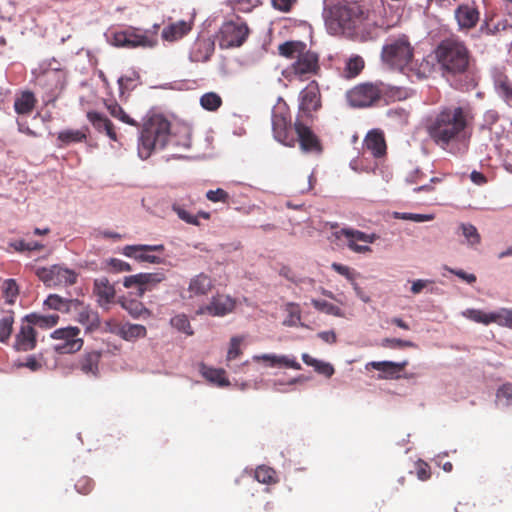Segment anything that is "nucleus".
<instances>
[{
  "instance_id": "obj_50",
  "label": "nucleus",
  "mask_w": 512,
  "mask_h": 512,
  "mask_svg": "<svg viewBox=\"0 0 512 512\" xmlns=\"http://www.w3.org/2000/svg\"><path fill=\"white\" fill-rule=\"evenodd\" d=\"M171 325L178 331L183 332L186 335L191 336L194 334L190 321L185 314H178L171 318Z\"/></svg>"
},
{
  "instance_id": "obj_45",
  "label": "nucleus",
  "mask_w": 512,
  "mask_h": 512,
  "mask_svg": "<svg viewBox=\"0 0 512 512\" xmlns=\"http://www.w3.org/2000/svg\"><path fill=\"white\" fill-rule=\"evenodd\" d=\"M222 103V98L215 92H207L200 97V105L207 111L218 110Z\"/></svg>"
},
{
  "instance_id": "obj_36",
  "label": "nucleus",
  "mask_w": 512,
  "mask_h": 512,
  "mask_svg": "<svg viewBox=\"0 0 512 512\" xmlns=\"http://www.w3.org/2000/svg\"><path fill=\"white\" fill-rule=\"evenodd\" d=\"M80 302L76 299H65L56 294L47 297L44 305L57 311H69L71 307H77Z\"/></svg>"
},
{
  "instance_id": "obj_47",
  "label": "nucleus",
  "mask_w": 512,
  "mask_h": 512,
  "mask_svg": "<svg viewBox=\"0 0 512 512\" xmlns=\"http://www.w3.org/2000/svg\"><path fill=\"white\" fill-rule=\"evenodd\" d=\"M311 304L320 312L336 317H344L343 311L338 306L325 300L312 299Z\"/></svg>"
},
{
  "instance_id": "obj_62",
  "label": "nucleus",
  "mask_w": 512,
  "mask_h": 512,
  "mask_svg": "<svg viewBox=\"0 0 512 512\" xmlns=\"http://www.w3.org/2000/svg\"><path fill=\"white\" fill-rule=\"evenodd\" d=\"M382 346L389 348H403L413 347L414 344L411 341L402 340L398 338H385L382 340Z\"/></svg>"
},
{
  "instance_id": "obj_35",
  "label": "nucleus",
  "mask_w": 512,
  "mask_h": 512,
  "mask_svg": "<svg viewBox=\"0 0 512 512\" xmlns=\"http://www.w3.org/2000/svg\"><path fill=\"white\" fill-rule=\"evenodd\" d=\"M117 334L126 341H134L144 338L147 335V329L140 324L126 323L119 327Z\"/></svg>"
},
{
  "instance_id": "obj_25",
  "label": "nucleus",
  "mask_w": 512,
  "mask_h": 512,
  "mask_svg": "<svg viewBox=\"0 0 512 512\" xmlns=\"http://www.w3.org/2000/svg\"><path fill=\"white\" fill-rule=\"evenodd\" d=\"M364 148L374 157L379 158L386 154V142L381 131H370L364 140Z\"/></svg>"
},
{
  "instance_id": "obj_38",
  "label": "nucleus",
  "mask_w": 512,
  "mask_h": 512,
  "mask_svg": "<svg viewBox=\"0 0 512 512\" xmlns=\"http://www.w3.org/2000/svg\"><path fill=\"white\" fill-rule=\"evenodd\" d=\"M302 360L306 365L312 366L317 373L327 378H330L335 372L334 367L330 363L317 360L307 353L302 354Z\"/></svg>"
},
{
  "instance_id": "obj_56",
  "label": "nucleus",
  "mask_w": 512,
  "mask_h": 512,
  "mask_svg": "<svg viewBox=\"0 0 512 512\" xmlns=\"http://www.w3.org/2000/svg\"><path fill=\"white\" fill-rule=\"evenodd\" d=\"M94 488V482L91 478L87 476L80 477L77 482L75 483V489L78 493L87 495L89 494Z\"/></svg>"
},
{
  "instance_id": "obj_55",
  "label": "nucleus",
  "mask_w": 512,
  "mask_h": 512,
  "mask_svg": "<svg viewBox=\"0 0 512 512\" xmlns=\"http://www.w3.org/2000/svg\"><path fill=\"white\" fill-rule=\"evenodd\" d=\"M498 401H504L506 406H512V383H504L496 391Z\"/></svg>"
},
{
  "instance_id": "obj_57",
  "label": "nucleus",
  "mask_w": 512,
  "mask_h": 512,
  "mask_svg": "<svg viewBox=\"0 0 512 512\" xmlns=\"http://www.w3.org/2000/svg\"><path fill=\"white\" fill-rule=\"evenodd\" d=\"M298 3V0H271V6L282 13H290Z\"/></svg>"
},
{
  "instance_id": "obj_3",
  "label": "nucleus",
  "mask_w": 512,
  "mask_h": 512,
  "mask_svg": "<svg viewBox=\"0 0 512 512\" xmlns=\"http://www.w3.org/2000/svg\"><path fill=\"white\" fill-rule=\"evenodd\" d=\"M170 122L162 115L151 116L143 125L138 153L142 159L150 157L155 149H163L171 136Z\"/></svg>"
},
{
  "instance_id": "obj_60",
  "label": "nucleus",
  "mask_w": 512,
  "mask_h": 512,
  "mask_svg": "<svg viewBox=\"0 0 512 512\" xmlns=\"http://www.w3.org/2000/svg\"><path fill=\"white\" fill-rule=\"evenodd\" d=\"M395 217L403 220H410L414 222H425L433 219V215L427 214H414V213H395Z\"/></svg>"
},
{
  "instance_id": "obj_11",
  "label": "nucleus",
  "mask_w": 512,
  "mask_h": 512,
  "mask_svg": "<svg viewBox=\"0 0 512 512\" xmlns=\"http://www.w3.org/2000/svg\"><path fill=\"white\" fill-rule=\"evenodd\" d=\"M165 279L166 275L163 271L139 273L124 277L123 285L125 288H135L137 295L142 297L145 292L152 291Z\"/></svg>"
},
{
  "instance_id": "obj_5",
  "label": "nucleus",
  "mask_w": 512,
  "mask_h": 512,
  "mask_svg": "<svg viewBox=\"0 0 512 512\" xmlns=\"http://www.w3.org/2000/svg\"><path fill=\"white\" fill-rule=\"evenodd\" d=\"M414 55V49L406 35L389 38L381 51V58L390 68L403 70Z\"/></svg>"
},
{
  "instance_id": "obj_41",
  "label": "nucleus",
  "mask_w": 512,
  "mask_h": 512,
  "mask_svg": "<svg viewBox=\"0 0 512 512\" xmlns=\"http://www.w3.org/2000/svg\"><path fill=\"white\" fill-rule=\"evenodd\" d=\"M105 107L110 115L125 124L137 126V122L131 118L124 109L115 101H105Z\"/></svg>"
},
{
  "instance_id": "obj_16",
  "label": "nucleus",
  "mask_w": 512,
  "mask_h": 512,
  "mask_svg": "<svg viewBox=\"0 0 512 512\" xmlns=\"http://www.w3.org/2000/svg\"><path fill=\"white\" fill-rule=\"evenodd\" d=\"M272 130L275 140L288 147H294L296 138L294 137L290 119L282 113H273Z\"/></svg>"
},
{
  "instance_id": "obj_18",
  "label": "nucleus",
  "mask_w": 512,
  "mask_h": 512,
  "mask_svg": "<svg viewBox=\"0 0 512 512\" xmlns=\"http://www.w3.org/2000/svg\"><path fill=\"white\" fill-rule=\"evenodd\" d=\"M213 288V279L205 273H199L190 279L186 290L187 295L182 297L189 300L199 299L207 296Z\"/></svg>"
},
{
  "instance_id": "obj_22",
  "label": "nucleus",
  "mask_w": 512,
  "mask_h": 512,
  "mask_svg": "<svg viewBox=\"0 0 512 512\" xmlns=\"http://www.w3.org/2000/svg\"><path fill=\"white\" fill-rule=\"evenodd\" d=\"M39 84L47 89L44 102L46 105L54 103L59 97L63 83L58 72H48L39 79Z\"/></svg>"
},
{
  "instance_id": "obj_9",
  "label": "nucleus",
  "mask_w": 512,
  "mask_h": 512,
  "mask_svg": "<svg viewBox=\"0 0 512 512\" xmlns=\"http://www.w3.org/2000/svg\"><path fill=\"white\" fill-rule=\"evenodd\" d=\"M249 28L243 21L225 22L220 29V46L232 48L241 46L247 39Z\"/></svg>"
},
{
  "instance_id": "obj_28",
  "label": "nucleus",
  "mask_w": 512,
  "mask_h": 512,
  "mask_svg": "<svg viewBox=\"0 0 512 512\" xmlns=\"http://www.w3.org/2000/svg\"><path fill=\"white\" fill-rule=\"evenodd\" d=\"M192 29V25L189 22L180 20L166 26L162 30V38L166 41H176L187 35Z\"/></svg>"
},
{
  "instance_id": "obj_13",
  "label": "nucleus",
  "mask_w": 512,
  "mask_h": 512,
  "mask_svg": "<svg viewBox=\"0 0 512 512\" xmlns=\"http://www.w3.org/2000/svg\"><path fill=\"white\" fill-rule=\"evenodd\" d=\"M322 106L321 92L317 81L312 80L300 91L299 111L303 114L301 118L311 117V113L319 110Z\"/></svg>"
},
{
  "instance_id": "obj_44",
  "label": "nucleus",
  "mask_w": 512,
  "mask_h": 512,
  "mask_svg": "<svg viewBox=\"0 0 512 512\" xmlns=\"http://www.w3.org/2000/svg\"><path fill=\"white\" fill-rule=\"evenodd\" d=\"M459 229L469 246L474 247L480 244L481 236L474 225L470 223H461Z\"/></svg>"
},
{
  "instance_id": "obj_24",
  "label": "nucleus",
  "mask_w": 512,
  "mask_h": 512,
  "mask_svg": "<svg viewBox=\"0 0 512 512\" xmlns=\"http://www.w3.org/2000/svg\"><path fill=\"white\" fill-rule=\"evenodd\" d=\"M214 52V42L207 38L197 39L190 51L189 58L192 62H206Z\"/></svg>"
},
{
  "instance_id": "obj_43",
  "label": "nucleus",
  "mask_w": 512,
  "mask_h": 512,
  "mask_svg": "<svg viewBox=\"0 0 512 512\" xmlns=\"http://www.w3.org/2000/svg\"><path fill=\"white\" fill-rule=\"evenodd\" d=\"M254 478L263 484H275L278 482L276 471L266 465H260L255 469Z\"/></svg>"
},
{
  "instance_id": "obj_27",
  "label": "nucleus",
  "mask_w": 512,
  "mask_h": 512,
  "mask_svg": "<svg viewBox=\"0 0 512 512\" xmlns=\"http://www.w3.org/2000/svg\"><path fill=\"white\" fill-rule=\"evenodd\" d=\"M37 99L33 92L26 90L22 91L15 97L14 110L19 115H29L34 110Z\"/></svg>"
},
{
  "instance_id": "obj_12",
  "label": "nucleus",
  "mask_w": 512,
  "mask_h": 512,
  "mask_svg": "<svg viewBox=\"0 0 512 512\" xmlns=\"http://www.w3.org/2000/svg\"><path fill=\"white\" fill-rule=\"evenodd\" d=\"M291 72L301 81L309 79L313 75H317L320 71L319 56L317 53L304 50L292 63Z\"/></svg>"
},
{
  "instance_id": "obj_14",
  "label": "nucleus",
  "mask_w": 512,
  "mask_h": 512,
  "mask_svg": "<svg viewBox=\"0 0 512 512\" xmlns=\"http://www.w3.org/2000/svg\"><path fill=\"white\" fill-rule=\"evenodd\" d=\"M294 129L298 136V142L302 151L307 153L320 154L322 152V144L317 135L303 123L301 116L298 115L294 123Z\"/></svg>"
},
{
  "instance_id": "obj_33",
  "label": "nucleus",
  "mask_w": 512,
  "mask_h": 512,
  "mask_svg": "<svg viewBox=\"0 0 512 512\" xmlns=\"http://www.w3.org/2000/svg\"><path fill=\"white\" fill-rule=\"evenodd\" d=\"M88 132L89 128L87 126L77 130L66 129L58 133L57 139L61 142V145L80 143L86 141Z\"/></svg>"
},
{
  "instance_id": "obj_54",
  "label": "nucleus",
  "mask_w": 512,
  "mask_h": 512,
  "mask_svg": "<svg viewBox=\"0 0 512 512\" xmlns=\"http://www.w3.org/2000/svg\"><path fill=\"white\" fill-rule=\"evenodd\" d=\"M243 341L244 337L242 336H234L230 339V345L227 352V361H232L242 354L240 346Z\"/></svg>"
},
{
  "instance_id": "obj_7",
  "label": "nucleus",
  "mask_w": 512,
  "mask_h": 512,
  "mask_svg": "<svg viewBox=\"0 0 512 512\" xmlns=\"http://www.w3.org/2000/svg\"><path fill=\"white\" fill-rule=\"evenodd\" d=\"M50 337L54 341L52 348L59 355L75 354L84 345L81 330L77 326L58 328L50 334Z\"/></svg>"
},
{
  "instance_id": "obj_51",
  "label": "nucleus",
  "mask_w": 512,
  "mask_h": 512,
  "mask_svg": "<svg viewBox=\"0 0 512 512\" xmlns=\"http://www.w3.org/2000/svg\"><path fill=\"white\" fill-rule=\"evenodd\" d=\"M465 315L477 322V323H482V324H485V325H488L490 323H494V319L495 316H494V312H491V313H485L481 310H478V309H469L465 312Z\"/></svg>"
},
{
  "instance_id": "obj_1",
  "label": "nucleus",
  "mask_w": 512,
  "mask_h": 512,
  "mask_svg": "<svg viewBox=\"0 0 512 512\" xmlns=\"http://www.w3.org/2000/svg\"><path fill=\"white\" fill-rule=\"evenodd\" d=\"M473 119V110L468 104L444 106L427 120L426 131L437 145L445 147L464 137Z\"/></svg>"
},
{
  "instance_id": "obj_6",
  "label": "nucleus",
  "mask_w": 512,
  "mask_h": 512,
  "mask_svg": "<svg viewBox=\"0 0 512 512\" xmlns=\"http://www.w3.org/2000/svg\"><path fill=\"white\" fill-rule=\"evenodd\" d=\"M387 93L388 88L384 83L365 82L350 89L346 93V99L350 106L364 108L377 104Z\"/></svg>"
},
{
  "instance_id": "obj_21",
  "label": "nucleus",
  "mask_w": 512,
  "mask_h": 512,
  "mask_svg": "<svg viewBox=\"0 0 512 512\" xmlns=\"http://www.w3.org/2000/svg\"><path fill=\"white\" fill-rule=\"evenodd\" d=\"M36 343V331L34 327L29 322H24L23 319L20 329L15 335L14 349L20 352H27L34 349Z\"/></svg>"
},
{
  "instance_id": "obj_42",
  "label": "nucleus",
  "mask_w": 512,
  "mask_h": 512,
  "mask_svg": "<svg viewBox=\"0 0 512 512\" xmlns=\"http://www.w3.org/2000/svg\"><path fill=\"white\" fill-rule=\"evenodd\" d=\"M121 305L133 318H140L150 314L143 303L135 299H125L121 302Z\"/></svg>"
},
{
  "instance_id": "obj_30",
  "label": "nucleus",
  "mask_w": 512,
  "mask_h": 512,
  "mask_svg": "<svg viewBox=\"0 0 512 512\" xmlns=\"http://www.w3.org/2000/svg\"><path fill=\"white\" fill-rule=\"evenodd\" d=\"M497 94L509 106L512 107V81L505 74L498 73L494 78Z\"/></svg>"
},
{
  "instance_id": "obj_52",
  "label": "nucleus",
  "mask_w": 512,
  "mask_h": 512,
  "mask_svg": "<svg viewBox=\"0 0 512 512\" xmlns=\"http://www.w3.org/2000/svg\"><path fill=\"white\" fill-rule=\"evenodd\" d=\"M3 293L6 298V301L9 304H13L15 301V298L17 297L19 291H18V285L14 279H7L3 283Z\"/></svg>"
},
{
  "instance_id": "obj_19",
  "label": "nucleus",
  "mask_w": 512,
  "mask_h": 512,
  "mask_svg": "<svg viewBox=\"0 0 512 512\" xmlns=\"http://www.w3.org/2000/svg\"><path fill=\"white\" fill-rule=\"evenodd\" d=\"M345 237L347 240V246L354 252L364 253L370 251V247L367 245H358L357 242L364 243H373L376 239L374 234L368 235L362 231L350 229V228H342L339 232H337V237Z\"/></svg>"
},
{
  "instance_id": "obj_39",
  "label": "nucleus",
  "mask_w": 512,
  "mask_h": 512,
  "mask_svg": "<svg viewBox=\"0 0 512 512\" xmlns=\"http://www.w3.org/2000/svg\"><path fill=\"white\" fill-rule=\"evenodd\" d=\"M200 372L202 376L211 383L217 384L218 386L229 385V381L225 377V371L223 369H216L202 365Z\"/></svg>"
},
{
  "instance_id": "obj_64",
  "label": "nucleus",
  "mask_w": 512,
  "mask_h": 512,
  "mask_svg": "<svg viewBox=\"0 0 512 512\" xmlns=\"http://www.w3.org/2000/svg\"><path fill=\"white\" fill-rule=\"evenodd\" d=\"M108 265L115 272L131 271L130 264L120 259L112 258L109 260Z\"/></svg>"
},
{
  "instance_id": "obj_8",
  "label": "nucleus",
  "mask_w": 512,
  "mask_h": 512,
  "mask_svg": "<svg viewBox=\"0 0 512 512\" xmlns=\"http://www.w3.org/2000/svg\"><path fill=\"white\" fill-rule=\"evenodd\" d=\"M35 274L47 287L73 285L77 280V274L73 270L60 265L39 267Z\"/></svg>"
},
{
  "instance_id": "obj_2",
  "label": "nucleus",
  "mask_w": 512,
  "mask_h": 512,
  "mask_svg": "<svg viewBox=\"0 0 512 512\" xmlns=\"http://www.w3.org/2000/svg\"><path fill=\"white\" fill-rule=\"evenodd\" d=\"M435 57L445 77L463 75L470 65L468 48L456 38L442 40L435 49Z\"/></svg>"
},
{
  "instance_id": "obj_31",
  "label": "nucleus",
  "mask_w": 512,
  "mask_h": 512,
  "mask_svg": "<svg viewBox=\"0 0 512 512\" xmlns=\"http://www.w3.org/2000/svg\"><path fill=\"white\" fill-rule=\"evenodd\" d=\"M253 360L256 362L265 361L269 362V365L274 366H285L295 370H300L301 365L295 359H290L287 356H277L272 354H262L253 356Z\"/></svg>"
},
{
  "instance_id": "obj_49",
  "label": "nucleus",
  "mask_w": 512,
  "mask_h": 512,
  "mask_svg": "<svg viewBox=\"0 0 512 512\" xmlns=\"http://www.w3.org/2000/svg\"><path fill=\"white\" fill-rule=\"evenodd\" d=\"M14 316L12 313L4 315L0 319V342L7 343L13 331Z\"/></svg>"
},
{
  "instance_id": "obj_48",
  "label": "nucleus",
  "mask_w": 512,
  "mask_h": 512,
  "mask_svg": "<svg viewBox=\"0 0 512 512\" xmlns=\"http://www.w3.org/2000/svg\"><path fill=\"white\" fill-rule=\"evenodd\" d=\"M364 60L361 56L350 57L345 66V75L348 78H354L361 73L364 68Z\"/></svg>"
},
{
  "instance_id": "obj_23",
  "label": "nucleus",
  "mask_w": 512,
  "mask_h": 512,
  "mask_svg": "<svg viewBox=\"0 0 512 512\" xmlns=\"http://www.w3.org/2000/svg\"><path fill=\"white\" fill-rule=\"evenodd\" d=\"M88 121L98 133H105L111 141L117 142L118 135L112 121L104 114L97 111H88L86 113Z\"/></svg>"
},
{
  "instance_id": "obj_34",
  "label": "nucleus",
  "mask_w": 512,
  "mask_h": 512,
  "mask_svg": "<svg viewBox=\"0 0 512 512\" xmlns=\"http://www.w3.org/2000/svg\"><path fill=\"white\" fill-rule=\"evenodd\" d=\"M59 315L56 313L49 315H41L37 313H31L24 317V322H29L33 327L38 326L40 328H52L59 322Z\"/></svg>"
},
{
  "instance_id": "obj_37",
  "label": "nucleus",
  "mask_w": 512,
  "mask_h": 512,
  "mask_svg": "<svg viewBox=\"0 0 512 512\" xmlns=\"http://www.w3.org/2000/svg\"><path fill=\"white\" fill-rule=\"evenodd\" d=\"M139 78L138 72L132 71L129 75L121 76L118 79L119 97L121 100L127 98L129 93L135 89Z\"/></svg>"
},
{
  "instance_id": "obj_59",
  "label": "nucleus",
  "mask_w": 512,
  "mask_h": 512,
  "mask_svg": "<svg viewBox=\"0 0 512 512\" xmlns=\"http://www.w3.org/2000/svg\"><path fill=\"white\" fill-rule=\"evenodd\" d=\"M206 197L209 201L212 202L227 203L229 200V194L221 188H218L216 190H209L206 193Z\"/></svg>"
},
{
  "instance_id": "obj_29",
  "label": "nucleus",
  "mask_w": 512,
  "mask_h": 512,
  "mask_svg": "<svg viewBox=\"0 0 512 512\" xmlns=\"http://www.w3.org/2000/svg\"><path fill=\"white\" fill-rule=\"evenodd\" d=\"M172 210L177 214L179 219L186 222L187 224H191V225H195V226L200 225L199 218H204L206 220L210 219V213L205 212V211H199L196 215L191 214L186 209V204L184 202L182 203L180 201H175L172 204Z\"/></svg>"
},
{
  "instance_id": "obj_20",
  "label": "nucleus",
  "mask_w": 512,
  "mask_h": 512,
  "mask_svg": "<svg viewBox=\"0 0 512 512\" xmlns=\"http://www.w3.org/2000/svg\"><path fill=\"white\" fill-rule=\"evenodd\" d=\"M454 15L460 30L474 28L480 18V12L474 2L459 5Z\"/></svg>"
},
{
  "instance_id": "obj_46",
  "label": "nucleus",
  "mask_w": 512,
  "mask_h": 512,
  "mask_svg": "<svg viewBox=\"0 0 512 512\" xmlns=\"http://www.w3.org/2000/svg\"><path fill=\"white\" fill-rule=\"evenodd\" d=\"M407 362L403 363H396L391 361H380V362H371L369 363L370 366H372L374 369L378 371H382L388 375H393L394 373H398L402 371Z\"/></svg>"
},
{
  "instance_id": "obj_58",
  "label": "nucleus",
  "mask_w": 512,
  "mask_h": 512,
  "mask_svg": "<svg viewBox=\"0 0 512 512\" xmlns=\"http://www.w3.org/2000/svg\"><path fill=\"white\" fill-rule=\"evenodd\" d=\"M331 268L338 274L344 276L350 282H353L356 279V272L348 266L334 262L332 263Z\"/></svg>"
},
{
  "instance_id": "obj_63",
  "label": "nucleus",
  "mask_w": 512,
  "mask_h": 512,
  "mask_svg": "<svg viewBox=\"0 0 512 512\" xmlns=\"http://www.w3.org/2000/svg\"><path fill=\"white\" fill-rule=\"evenodd\" d=\"M416 475H417L418 479L421 481H426V480L430 479L431 470H430V466L428 465V463H426L422 460H419L416 463Z\"/></svg>"
},
{
  "instance_id": "obj_15",
  "label": "nucleus",
  "mask_w": 512,
  "mask_h": 512,
  "mask_svg": "<svg viewBox=\"0 0 512 512\" xmlns=\"http://www.w3.org/2000/svg\"><path fill=\"white\" fill-rule=\"evenodd\" d=\"M165 247L163 244L158 245H126L122 253L130 258H134L139 262H148L152 264H161L162 258L156 255L149 254L148 252H163Z\"/></svg>"
},
{
  "instance_id": "obj_26",
  "label": "nucleus",
  "mask_w": 512,
  "mask_h": 512,
  "mask_svg": "<svg viewBox=\"0 0 512 512\" xmlns=\"http://www.w3.org/2000/svg\"><path fill=\"white\" fill-rule=\"evenodd\" d=\"M101 356V352L99 351L84 353L78 361V368L86 375L94 377L97 376L99 373V362Z\"/></svg>"
},
{
  "instance_id": "obj_17",
  "label": "nucleus",
  "mask_w": 512,
  "mask_h": 512,
  "mask_svg": "<svg viewBox=\"0 0 512 512\" xmlns=\"http://www.w3.org/2000/svg\"><path fill=\"white\" fill-rule=\"evenodd\" d=\"M235 307V301L223 294L214 295L210 302L206 305L200 306L196 311L197 315H210V316H225L232 312Z\"/></svg>"
},
{
  "instance_id": "obj_10",
  "label": "nucleus",
  "mask_w": 512,
  "mask_h": 512,
  "mask_svg": "<svg viewBox=\"0 0 512 512\" xmlns=\"http://www.w3.org/2000/svg\"><path fill=\"white\" fill-rule=\"evenodd\" d=\"M156 43L157 39L155 36L140 34L135 28H129L124 31L115 32L112 35V44L117 47L152 48L156 45Z\"/></svg>"
},
{
  "instance_id": "obj_32",
  "label": "nucleus",
  "mask_w": 512,
  "mask_h": 512,
  "mask_svg": "<svg viewBox=\"0 0 512 512\" xmlns=\"http://www.w3.org/2000/svg\"><path fill=\"white\" fill-rule=\"evenodd\" d=\"M94 293L100 303H110L115 297V289L106 277L97 278L94 281Z\"/></svg>"
},
{
  "instance_id": "obj_53",
  "label": "nucleus",
  "mask_w": 512,
  "mask_h": 512,
  "mask_svg": "<svg viewBox=\"0 0 512 512\" xmlns=\"http://www.w3.org/2000/svg\"><path fill=\"white\" fill-rule=\"evenodd\" d=\"M494 323L512 329V309L502 308L494 312Z\"/></svg>"
},
{
  "instance_id": "obj_61",
  "label": "nucleus",
  "mask_w": 512,
  "mask_h": 512,
  "mask_svg": "<svg viewBox=\"0 0 512 512\" xmlns=\"http://www.w3.org/2000/svg\"><path fill=\"white\" fill-rule=\"evenodd\" d=\"M433 72L434 64L427 59H423L417 68V75L420 78H428L433 74Z\"/></svg>"
},
{
  "instance_id": "obj_40",
  "label": "nucleus",
  "mask_w": 512,
  "mask_h": 512,
  "mask_svg": "<svg viewBox=\"0 0 512 512\" xmlns=\"http://www.w3.org/2000/svg\"><path fill=\"white\" fill-rule=\"evenodd\" d=\"M306 50V44L301 41H286L278 46V52L286 58L297 57Z\"/></svg>"
},
{
  "instance_id": "obj_4",
  "label": "nucleus",
  "mask_w": 512,
  "mask_h": 512,
  "mask_svg": "<svg viewBox=\"0 0 512 512\" xmlns=\"http://www.w3.org/2000/svg\"><path fill=\"white\" fill-rule=\"evenodd\" d=\"M374 24L375 22L371 19L369 11L364 10L358 4L344 7L339 12V25L343 30H347L355 36H360L362 39H366L371 34Z\"/></svg>"
}]
</instances>
